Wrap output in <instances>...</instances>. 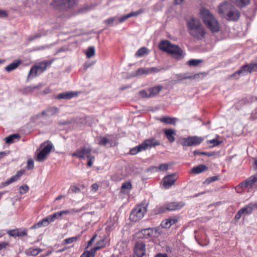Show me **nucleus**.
<instances>
[{
  "instance_id": "f8f14e48",
  "label": "nucleus",
  "mask_w": 257,
  "mask_h": 257,
  "mask_svg": "<svg viewBox=\"0 0 257 257\" xmlns=\"http://www.w3.org/2000/svg\"><path fill=\"white\" fill-rule=\"evenodd\" d=\"M247 187L252 188H257V174L254 176H251L245 180L240 183L236 186V188H244Z\"/></svg>"
},
{
  "instance_id": "5701e85b",
  "label": "nucleus",
  "mask_w": 257,
  "mask_h": 257,
  "mask_svg": "<svg viewBox=\"0 0 257 257\" xmlns=\"http://www.w3.org/2000/svg\"><path fill=\"white\" fill-rule=\"evenodd\" d=\"M143 10L142 9H140L139 10V11H137V12H132L131 13H129L121 18H120L119 19V22L120 23H121L123 21H124L125 20H126V19H127L128 18H130V17H134V16H138V15L141 14L143 13Z\"/></svg>"
},
{
  "instance_id": "49530a36",
  "label": "nucleus",
  "mask_w": 257,
  "mask_h": 257,
  "mask_svg": "<svg viewBox=\"0 0 257 257\" xmlns=\"http://www.w3.org/2000/svg\"><path fill=\"white\" fill-rule=\"evenodd\" d=\"M159 169L162 171H167L168 169V165L167 164H162L159 166Z\"/></svg>"
},
{
  "instance_id": "a878e982",
  "label": "nucleus",
  "mask_w": 257,
  "mask_h": 257,
  "mask_svg": "<svg viewBox=\"0 0 257 257\" xmlns=\"http://www.w3.org/2000/svg\"><path fill=\"white\" fill-rule=\"evenodd\" d=\"M77 95L76 93L72 92H67L58 95V98L61 99H70Z\"/></svg>"
},
{
  "instance_id": "20e7f679",
  "label": "nucleus",
  "mask_w": 257,
  "mask_h": 257,
  "mask_svg": "<svg viewBox=\"0 0 257 257\" xmlns=\"http://www.w3.org/2000/svg\"><path fill=\"white\" fill-rule=\"evenodd\" d=\"M159 47L161 50L171 54L176 58H180L183 54V51L178 45L172 44L168 40L161 41Z\"/></svg>"
},
{
  "instance_id": "1a4fd4ad",
  "label": "nucleus",
  "mask_w": 257,
  "mask_h": 257,
  "mask_svg": "<svg viewBox=\"0 0 257 257\" xmlns=\"http://www.w3.org/2000/svg\"><path fill=\"white\" fill-rule=\"evenodd\" d=\"M203 141V138L197 136L189 137L182 139L181 145L184 147H190L199 145Z\"/></svg>"
},
{
  "instance_id": "f257e3e1",
  "label": "nucleus",
  "mask_w": 257,
  "mask_h": 257,
  "mask_svg": "<svg viewBox=\"0 0 257 257\" xmlns=\"http://www.w3.org/2000/svg\"><path fill=\"white\" fill-rule=\"evenodd\" d=\"M187 29L190 35L195 39L202 40L205 37V29L198 19H192L188 21Z\"/></svg>"
},
{
  "instance_id": "6e6552de",
  "label": "nucleus",
  "mask_w": 257,
  "mask_h": 257,
  "mask_svg": "<svg viewBox=\"0 0 257 257\" xmlns=\"http://www.w3.org/2000/svg\"><path fill=\"white\" fill-rule=\"evenodd\" d=\"M147 212V206L145 205L137 206L132 211L130 219L133 221H138L142 219Z\"/></svg>"
},
{
  "instance_id": "9d476101",
  "label": "nucleus",
  "mask_w": 257,
  "mask_h": 257,
  "mask_svg": "<svg viewBox=\"0 0 257 257\" xmlns=\"http://www.w3.org/2000/svg\"><path fill=\"white\" fill-rule=\"evenodd\" d=\"M47 63L43 62L33 67L29 73V76L35 77L42 73L47 68Z\"/></svg>"
},
{
  "instance_id": "4468645a",
  "label": "nucleus",
  "mask_w": 257,
  "mask_h": 257,
  "mask_svg": "<svg viewBox=\"0 0 257 257\" xmlns=\"http://www.w3.org/2000/svg\"><path fill=\"white\" fill-rule=\"evenodd\" d=\"M184 206V203L180 202H171L168 204L166 207H161L159 208L160 213H164L166 210L173 211L177 209H180Z\"/></svg>"
},
{
  "instance_id": "9b49d317",
  "label": "nucleus",
  "mask_w": 257,
  "mask_h": 257,
  "mask_svg": "<svg viewBox=\"0 0 257 257\" xmlns=\"http://www.w3.org/2000/svg\"><path fill=\"white\" fill-rule=\"evenodd\" d=\"M74 1H53L51 5L58 10H66L73 6Z\"/></svg>"
},
{
  "instance_id": "8fccbe9b",
  "label": "nucleus",
  "mask_w": 257,
  "mask_h": 257,
  "mask_svg": "<svg viewBox=\"0 0 257 257\" xmlns=\"http://www.w3.org/2000/svg\"><path fill=\"white\" fill-rule=\"evenodd\" d=\"M218 179V177L217 176H213V177H210L209 178H208L206 181L207 182V183H210L211 182H213V181H216Z\"/></svg>"
},
{
  "instance_id": "864d4df0",
  "label": "nucleus",
  "mask_w": 257,
  "mask_h": 257,
  "mask_svg": "<svg viewBox=\"0 0 257 257\" xmlns=\"http://www.w3.org/2000/svg\"><path fill=\"white\" fill-rule=\"evenodd\" d=\"M114 20V18H109L107 20H106L105 21V23L106 24H107V25H111L113 22Z\"/></svg>"
},
{
  "instance_id": "c03bdc74",
  "label": "nucleus",
  "mask_w": 257,
  "mask_h": 257,
  "mask_svg": "<svg viewBox=\"0 0 257 257\" xmlns=\"http://www.w3.org/2000/svg\"><path fill=\"white\" fill-rule=\"evenodd\" d=\"M108 143V140L104 137H100L99 138V144L105 145Z\"/></svg>"
},
{
  "instance_id": "f704fd0d",
  "label": "nucleus",
  "mask_w": 257,
  "mask_h": 257,
  "mask_svg": "<svg viewBox=\"0 0 257 257\" xmlns=\"http://www.w3.org/2000/svg\"><path fill=\"white\" fill-rule=\"evenodd\" d=\"M132 188V184L130 182H125L122 183L121 186V191L123 190H131Z\"/></svg>"
},
{
  "instance_id": "3c124183",
  "label": "nucleus",
  "mask_w": 257,
  "mask_h": 257,
  "mask_svg": "<svg viewBox=\"0 0 257 257\" xmlns=\"http://www.w3.org/2000/svg\"><path fill=\"white\" fill-rule=\"evenodd\" d=\"M89 160L87 162V166L89 167H90L92 165V161L95 159V157L94 156H90V158H88Z\"/></svg>"
},
{
  "instance_id": "a19ab883",
  "label": "nucleus",
  "mask_w": 257,
  "mask_h": 257,
  "mask_svg": "<svg viewBox=\"0 0 257 257\" xmlns=\"http://www.w3.org/2000/svg\"><path fill=\"white\" fill-rule=\"evenodd\" d=\"M106 242L104 239H101L97 242L96 246L97 248H100L105 245Z\"/></svg>"
},
{
  "instance_id": "423d86ee",
  "label": "nucleus",
  "mask_w": 257,
  "mask_h": 257,
  "mask_svg": "<svg viewBox=\"0 0 257 257\" xmlns=\"http://www.w3.org/2000/svg\"><path fill=\"white\" fill-rule=\"evenodd\" d=\"M69 213L68 210H63L59 212H57L53 214L49 215L43 219L41 221H39L38 223L35 224L33 227V228H36L37 227H40L42 226H47L51 222L54 221L56 218L59 217L61 216L63 214H67Z\"/></svg>"
},
{
  "instance_id": "6ab92c4d",
  "label": "nucleus",
  "mask_w": 257,
  "mask_h": 257,
  "mask_svg": "<svg viewBox=\"0 0 257 257\" xmlns=\"http://www.w3.org/2000/svg\"><path fill=\"white\" fill-rule=\"evenodd\" d=\"M158 71V69L155 67L150 68H140L137 70L136 75L140 76L144 74H148L149 73L157 72Z\"/></svg>"
},
{
  "instance_id": "5fc2aeb1",
  "label": "nucleus",
  "mask_w": 257,
  "mask_h": 257,
  "mask_svg": "<svg viewBox=\"0 0 257 257\" xmlns=\"http://www.w3.org/2000/svg\"><path fill=\"white\" fill-rule=\"evenodd\" d=\"M24 173V171L20 170L19 171L16 175H15V177H16L17 179H18Z\"/></svg>"
},
{
  "instance_id": "774afa93",
  "label": "nucleus",
  "mask_w": 257,
  "mask_h": 257,
  "mask_svg": "<svg viewBox=\"0 0 257 257\" xmlns=\"http://www.w3.org/2000/svg\"><path fill=\"white\" fill-rule=\"evenodd\" d=\"M254 164L256 166V167L257 168V159L255 161Z\"/></svg>"
},
{
  "instance_id": "b1692460",
  "label": "nucleus",
  "mask_w": 257,
  "mask_h": 257,
  "mask_svg": "<svg viewBox=\"0 0 257 257\" xmlns=\"http://www.w3.org/2000/svg\"><path fill=\"white\" fill-rule=\"evenodd\" d=\"M208 169V168L206 166L204 165H200L195 167H193L192 170V173L194 174H199L201 172H203Z\"/></svg>"
},
{
  "instance_id": "aec40b11",
  "label": "nucleus",
  "mask_w": 257,
  "mask_h": 257,
  "mask_svg": "<svg viewBox=\"0 0 257 257\" xmlns=\"http://www.w3.org/2000/svg\"><path fill=\"white\" fill-rule=\"evenodd\" d=\"M175 174L169 175L164 178L163 186L165 188H169L175 183L176 180L174 178Z\"/></svg>"
},
{
  "instance_id": "09e8293b",
  "label": "nucleus",
  "mask_w": 257,
  "mask_h": 257,
  "mask_svg": "<svg viewBox=\"0 0 257 257\" xmlns=\"http://www.w3.org/2000/svg\"><path fill=\"white\" fill-rule=\"evenodd\" d=\"M244 212L243 211H242V209H240L238 212H237V213L236 214L235 216V218L236 219H239L241 216V215L242 214H243Z\"/></svg>"
},
{
  "instance_id": "a211bd4d",
  "label": "nucleus",
  "mask_w": 257,
  "mask_h": 257,
  "mask_svg": "<svg viewBox=\"0 0 257 257\" xmlns=\"http://www.w3.org/2000/svg\"><path fill=\"white\" fill-rule=\"evenodd\" d=\"M9 235L13 237H22L26 236L27 234V230L26 229H15L8 231Z\"/></svg>"
},
{
  "instance_id": "473e14b6",
  "label": "nucleus",
  "mask_w": 257,
  "mask_h": 257,
  "mask_svg": "<svg viewBox=\"0 0 257 257\" xmlns=\"http://www.w3.org/2000/svg\"><path fill=\"white\" fill-rule=\"evenodd\" d=\"M86 55L87 58H90L95 54V49L93 47H90L86 51Z\"/></svg>"
},
{
  "instance_id": "f03ea898",
  "label": "nucleus",
  "mask_w": 257,
  "mask_h": 257,
  "mask_svg": "<svg viewBox=\"0 0 257 257\" xmlns=\"http://www.w3.org/2000/svg\"><path fill=\"white\" fill-rule=\"evenodd\" d=\"M218 12L222 18L229 21H237L240 17V13L226 1L219 6Z\"/></svg>"
},
{
  "instance_id": "a18cd8bd",
  "label": "nucleus",
  "mask_w": 257,
  "mask_h": 257,
  "mask_svg": "<svg viewBox=\"0 0 257 257\" xmlns=\"http://www.w3.org/2000/svg\"><path fill=\"white\" fill-rule=\"evenodd\" d=\"M140 94L141 95V96L143 97V98H148V97H151L150 96H149V94H148V93L147 92V91L145 90H143L142 91H141L140 92Z\"/></svg>"
},
{
  "instance_id": "603ef678",
  "label": "nucleus",
  "mask_w": 257,
  "mask_h": 257,
  "mask_svg": "<svg viewBox=\"0 0 257 257\" xmlns=\"http://www.w3.org/2000/svg\"><path fill=\"white\" fill-rule=\"evenodd\" d=\"M81 257H92V253H90V251H85L81 255Z\"/></svg>"
},
{
  "instance_id": "e433bc0d",
  "label": "nucleus",
  "mask_w": 257,
  "mask_h": 257,
  "mask_svg": "<svg viewBox=\"0 0 257 257\" xmlns=\"http://www.w3.org/2000/svg\"><path fill=\"white\" fill-rule=\"evenodd\" d=\"M34 167V163L32 159H30L28 160L27 168L28 169L31 170Z\"/></svg>"
},
{
  "instance_id": "c85d7f7f",
  "label": "nucleus",
  "mask_w": 257,
  "mask_h": 257,
  "mask_svg": "<svg viewBox=\"0 0 257 257\" xmlns=\"http://www.w3.org/2000/svg\"><path fill=\"white\" fill-rule=\"evenodd\" d=\"M41 251L42 249L40 248H30L27 251V254L35 256L38 254Z\"/></svg>"
},
{
  "instance_id": "6e6d98bb",
  "label": "nucleus",
  "mask_w": 257,
  "mask_h": 257,
  "mask_svg": "<svg viewBox=\"0 0 257 257\" xmlns=\"http://www.w3.org/2000/svg\"><path fill=\"white\" fill-rule=\"evenodd\" d=\"M98 188H99L98 185L96 183L92 184L91 186L92 190L94 191H96L98 190Z\"/></svg>"
},
{
  "instance_id": "680f3d73",
  "label": "nucleus",
  "mask_w": 257,
  "mask_h": 257,
  "mask_svg": "<svg viewBox=\"0 0 257 257\" xmlns=\"http://www.w3.org/2000/svg\"><path fill=\"white\" fill-rule=\"evenodd\" d=\"M155 257H168V255L166 253H165V254L159 253V254H157Z\"/></svg>"
},
{
  "instance_id": "c756f323",
  "label": "nucleus",
  "mask_w": 257,
  "mask_h": 257,
  "mask_svg": "<svg viewBox=\"0 0 257 257\" xmlns=\"http://www.w3.org/2000/svg\"><path fill=\"white\" fill-rule=\"evenodd\" d=\"M149 52V50L145 47H142L140 48L136 53V56L138 57H142L145 54H147Z\"/></svg>"
},
{
  "instance_id": "ea45409f",
  "label": "nucleus",
  "mask_w": 257,
  "mask_h": 257,
  "mask_svg": "<svg viewBox=\"0 0 257 257\" xmlns=\"http://www.w3.org/2000/svg\"><path fill=\"white\" fill-rule=\"evenodd\" d=\"M18 179H17L16 177H15L14 175L13 177H12L10 179H9L7 181H6L4 183V185H5V186L8 185L10 184L11 183H12L13 182L16 181Z\"/></svg>"
},
{
  "instance_id": "7ed1b4c3",
  "label": "nucleus",
  "mask_w": 257,
  "mask_h": 257,
  "mask_svg": "<svg viewBox=\"0 0 257 257\" xmlns=\"http://www.w3.org/2000/svg\"><path fill=\"white\" fill-rule=\"evenodd\" d=\"M199 15L204 24L210 31L212 33L219 31L220 27L218 22L208 10L204 8H201Z\"/></svg>"
},
{
  "instance_id": "7c9ffc66",
  "label": "nucleus",
  "mask_w": 257,
  "mask_h": 257,
  "mask_svg": "<svg viewBox=\"0 0 257 257\" xmlns=\"http://www.w3.org/2000/svg\"><path fill=\"white\" fill-rule=\"evenodd\" d=\"M20 136L18 134H14L9 136L5 138L6 143L10 144L13 142V140L15 139H19Z\"/></svg>"
},
{
  "instance_id": "c9c22d12",
  "label": "nucleus",
  "mask_w": 257,
  "mask_h": 257,
  "mask_svg": "<svg viewBox=\"0 0 257 257\" xmlns=\"http://www.w3.org/2000/svg\"><path fill=\"white\" fill-rule=\"evenodd\" d=\"M249 4V1H235V5L240 8L243 7Z\"/></svg>"
},
{
  "instance_id": "dca6fc26",
  "label": "nucleus",
  "mask_w": 257,
  "mask_h": 257,
  "mask_svg": "<svg viewBox=\"0 0 257 257\" xmlns=\"http://www.w3.org/2000/svg\"><path fill=\"white\" fill-rule=\"evenodd\" d=\"M135 255L137 257H143L146 253V245L142 241L136 243L134 248Z\"/></svg>"
},
{
  "instance_id": "4be33fe9",
  "label": "nucleus",
  "mask_w": 257,
  "mask_h": 257,
  "mask_svg": "<svg viewBox=\"0 0 257 257\" xmlns=\"http://www.w3.org/2000/svg\"><path fill=\"white\" fill-rule=\"evenodd\" d=\"M168 141L172 143L175 140V131L173 129H165L163 131Z\"/></svg>"
},
{
  "instance_id": "412c9836",
  "label": "nucleus",
  "mask_w": 257,
  "mask_h": 257,
  "mask_svg": "<svg viewBox=\"0 0 257 257\" xmlns=\"http://www.w3.org/2000/svg\"><path fill=\"white\" fill-rule=\"evenodd\" d=\"M159 120L166 124H172L175 125L178 119L176 117H171L170 116H165L159 119Z\"/></svg>"
},
{
  "instance_id": "4c0bfd02",
  "label": "nucleus",
  "mask_w": 257,
  "mask_h": 257,
  "mask_svg": "<svg viewBox=\"0 0 257 257\" xmlns=\"http://www.w3.org/2000/svg\"><path fill=\"white\" fill-rule=\"evenodd\" d=\"M77 240V237H73L65 239L64 240L65 244H70L74 241H76Z\"/></svg>"
},
{
  "instance_id": "4d7b16f0",
  "label": "nucleus",
  "mask_w": 257,
  "mask_h": 257,
  "mask_svg": "<svg viewBox=\"0 0 257 257\" xmlns=\"http://www.w3.org/2000/svg\"><path fill=\"white\" fill-rule=\"evenodd\" d=\"M7 14L5 11L0 10V18H4L7 17Z\"/></svg>"
},
{
  "instance_id": "f3484780",
  "label": "nucleus",
  "mask_w": 257,
  "mask_h": 257,
  "mask_svg": "<svg viewBox=\"0 0 257 257\" xmlns=\"http://www.w3.org/2000/svg\"><path fill=\"white\" fill-rule=\"evenodd\" d=\"M91 149L83 148L78 150L76 152L72 154L73 157H77L79 158H84L85 157L90 158Z\"/></svg>"
},
{
  "instance_id": "bf43d9fd",
  "label": "nucleus",
  "mask_w": 257,
  "mask_h": 257,
  "mask_svg": "<svg viewBox=\"0 0 257 257\" xmlns=\"http://www.w3.org/2000/svg\"><path fill=\"white\" fill-rule=\"evenodd\" d=\"M98 249H99V248H97V246L94 247L91 250V251H90V253H92V257H94V254L96 252V251Z\"/></svg>"
},
{
  "instance_id": "e2e57ef3",
  "label": "nucleus",
  "mask_w": 257,
  "mask_h": 257,
  "mask_svg": "<svg viewBox=\"0 0 257 257\" xmlns=\"http://www.w3.org/2000/svg\"><path fill=\"white\" fill-rule=\"evenodd\" d=\"M64 196L63 195H59L58 196H57L56 199H55V200H60L61 199H62Z\"/></svg>"
},
{
  "instance_id": "ddd939ff",
  "label": "nucleus",
  "mask_w": 257,
  "mask_h": 257,
  "mask_svg": "<svg viewBox=\"0 0 257 257\" xmlns=\"http://www.w3.org/2000/svg\"><path fill=\"white\" fill-rule=\"evenodd\" d=\"M160 234L156 228H146L142 229L138 233L139 237L148 238L151 236H157Z\"/></svg>"
},
{
  "instance_id": "79ce46f5",
  "label": "nucleus",
  "mask_w": 257,
  "mask_h": 257,
  "mask_svg": "<svg viewBox=\"0 0 257 257\" xmlns=\"http://www.w3.org/2000/svg\"><path fill=\"white\" fill-rule=\"evenodd\" d=\"M193 154L194 155H196L197 154H200V155H206V156H211L213 155V153H208V152H199L197 151H194Z\"/></svg>"
},
{
  "instance_id": "052dcab7",
  "label": "nucleus",
  "mask_w": 257,
  "mask_h": 257,
  "mask_svg": "<svg viewBox=\"0 0 257 257\" xmlns=\"http://www.w3.org/2000/svg\"><path fill=\"white\" fill-rule=\"evenodd\" d=\"M8 245V243L6 242L0 243V250L5 248Z\"/></svg>"
},
{
  "instance_id": "13d9d810",
  "label": "nucleus",
  "mask_w": 257,
  "mask_h": 257,
  "mask_svg": "<svg viewBox=\"0 0 257 257\" xmlns=\"http://www.w3.org/2000/svg\"><path fill=\"white\" fill-rule=\"evenodd\" d=\"M7 14L5 11L0 10V18H4L7 17Z\"/></svg>"
},
{
  "instance_id": "2f4dec72",
  "label": "nucleus",
  "mask_w": 257,
  "mask_h": 257,
  "mask_svg": "<svg viewBox=\"0 0 257 257\" xmlns=\"http://www.w3.org/2000/svg\"><path fill=\"white\" fill-rule=\"evenodd\" d=\"M202 60L200 59H191L188 61V64L190 66H197L202 63Z\"/></svg>"
},
{
  "instance_id": "37998d69",
  "label": "nucleus",
  "mask_w": 257,
  "mask_h": 257,
  "mask_svg": "<svg viewBox=\"0 0 257 257\" xmlns=\"http://www.w3.org/2000/svg\"><path fill=\"white\" fill-rule=\"evenodd\" d=\"M208 143L213 144V146H218V145H219L220 144H221V142L218 141L216 139H213V140L208 141Z\"/></svg>"
},
{
  "instance_id": "0e129e2a",
  "label": "nucleus",
  "mask_w": 257,
  "mask_h": 257,
  "mask_svg": "<svg viewBox=\"0 0 257 257\" xmlns=\"http://www.w3.org/2000/svg\"><path fill=\"white\" fill-rule=\"evenodd\" d=\"M6 155L5 152H0V159L4 157Z\"/></svg>"
},
{
  "instance_id": "2eb2a0df",
  "label": "nucleus",
  "mask_w": 257,
  "mask_h": 257,
  "mask_svg": "<svg viewBox=\"0 0 257 257\" xmlns=\"http://www.w3.org/2000/svg\"><path fill=\"white\" fill-rule=\"evenodd\" d=\"M257 71V64H250L249 65H247L243 66L241 68V69L238 70L237 72H235L233 74H232L230 77H233L235 76L237 74L239 75L241 73L243 72H248L251 73L252 72H255Z\"/></svg>"
},
{
  "instance_id": "393cba45",
  "label": "nucleus",
  "mask_w": 257,
  "mask_h": 257,
  "mask_svg": "<svg viewBox=\"0 0 257 257\" xmlns=\"http://www.w3.org/2000/svg\"><path fill=\"white\" fill-rule=\"evenodd\" d=\"M21 63V61L19 60H15L14 62L8 65L5 70L8 72H10L16 68Z\"/></svg>"
},
{
  "instance_id": "58836bf2",
  "label": "nucleus",
  "mask_w": 257,
  "mask_h": 257,
  "mask_svg": "<svg viewBox=\"0 0 257 257\" xmlns=\"http://www.w3.org/2000/svg\"><path fill=\"white\" fill-rule=\"evenodd\" d=\"M161 225L164 228H169L171 227V224L168 222L167 219L162 222Z\"/></svg>"
},
{
  "instance_id": "0eeeda50",
  "label": "nucleus",
  "mask_w": 257,
  "mask_h": 257,
  "mask_svg": "<svg viewBox=\"0 0 257 257\" xmlns=\"http://www.w3.org/2000/svg\"><path fill=\"white\" fill-rule=\"evenodd\" d=\"M43 148L42 150L38 154L36 160L38 162H43L46 159L47 156L51 152L53 148V144L49 141L44 142L41 145Z\"/></svg>"
},
{
  "instance_id": "de8ad7c7",
  "label": "nucleus",
  "mask_w": 257,
  "mask_h": 257,
  "mask_svg": "<svg viewBox=\"0 0 257 257\" xmlns=\"http://www.w3.org/2000/svg\"><path fill=\"white\" fill-rule=\"evenodd\" d=\"M167 219L168 221V222L170 224H171V226L172 225H173L175 223H176L178 221V219L177 218H168Z\"/></svg>"
},
{
  "instance_id": "72a5a7b5",
  "label": "nucleus",
  "mask_w": 257,
  "mask_h": 257,
  "mask_svg": "<svg viewBox=\"0 0 257 257\" xmlns=\"http://www.w3.org/2000/svg\"><path fill=\"white\" fill-rule=\"evenodd\" d=\"M29 187L27 185H23L19 187V193L21 194L26 193L29 190Z\"/></svg>"
},
{
  "instance_id": "39448f33",
  "label": "nucleus",
  "mask_w": 257,
  "mask_h": 257,
  "mask_svg": "<svg viewBox=\"0 0 257 257\" xmlns=\"http://www.w3.org/2000/svg\"><path fill=\"white\" fill-rule=\"evenodd\" d=\"M160 144L159 141L156 140L154 139H148L143 142L138 146H137L130 150V154L131 155H136L138 153L143 151L146 150L152 147H155L156 146Z\"/></svg>"
},
{
  "instance_id": "bb28decb",
  "label": "nucleus",
  "mask_w": 257,
  "mask_h": 257,
  "mask_svg": "<svg viewBox=\"0 0 257 257\" xmlns=\"http://www.w3.org/2000/svg\"><path fill=\"white\" fill-rule=\"evenodd\" d=\"M162 88V87L161 86H157L150 88L149 89V96L151 97L157 95L160 92Z\"/></svg>"
},
{
  "instance_id": "69168bd1",
  "label": "nucleus",
  "mask_w": 257,
  "mask_h": 257,
  "mask_svg": "<svg viewBox=\"0 0 257 257\" xmlns=\"http://www.w3.org/2000/svg\"><path fill=\"white\" fill-rule=\"evenodd\" d=\"M92 241L91 240H90L89 241H88V245L87 246V248H88L90 245H91L92 243Z\"/></svg>"
},
{
  "instance_id": "338daca9",
  "label": "nucleus",
  "mask_w": 257,
  "mask_h": 257,
  "mask_svg": "<svg viewBox=\"0 0 257 257\" xmlns=\"http://www.w3.org/2000/svg\"><path fill=\"white\" fill-rule=\"evenodd\" d=\"M95 237H96V235H94L90 240H91L92 241H93L95 239Z\"/></svg>"
},
{
  "instance_id": "cd10ccee",
  "label": "nucleus",
  "mask_w": 257,
  "mask_h": 257,
  "mask_svg": "<svg viewBox=\"0 0 257 257\" xmlns=\"http://www.w3.org/2000/svg\"><path fill=\"white\" fill-rule=\"evenodd\" d=\"M255 208H257V204H249L248 206L241 209L244 213L250 214Z\"/></svg>"
}]
</instances>
